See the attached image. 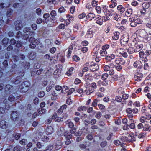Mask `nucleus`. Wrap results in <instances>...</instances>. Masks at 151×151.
Here are the masks:
<instances>
[{
    "label": "nucleus",
    "instance_id": "bb28decb",
    "mask_svg": "<svg viewBox=\"0 0 151 151\" xmlns=\"http://www.w3.org/2000/svg\"><path fill=\"white\" fill-rule=\"evenodd\" d=\"M9 101H8L7 99H5L4 101L3 102L5 104V108L7 107L8 108L9 107V106H10L9 105Z\"/></svg>",
    "mask_w": 151,
    "mask_h": 151
},
{
    "label": "nucleus",
    "instance_id": "58836bf2",
    "mask_svg": "<svg viewBox=\"0 0 151 151\" xmlns=\"http://www.w3.org/2000/svg\"><path fill=\"white\" fill-rule=\"evenodd\" d=\"M107 143V141H102L100 144V146L102 147H104L106 146Z\"/></svg>",
    "mask_w": 151,
    "mask_h": 151
},
{
    "label": "nucleus",
    "instance_id": "f03ea898",
    "mask_svg": "<svg viewBox=\"0 0 151 151\" xmlns=\"http://www.w3.org/2000/svg\"><path fill=\"white\" fill-rule=\"evenodd\" d=\"M26 23L22 21H17L15 23L16 29L19 30L21 29L24 26H25Z\"/></svg>",
    "mask_w": 151,
    "mask_h": 151
},
{
    "label": "nucleus",
    "instance_id": "aec40b11",
    "mask_svg": "<svg viewBox=\"0 0 151 151\" xmlns=\"http://www.w3.org/2000/svg\"><path fill=\"white\" fill-rule=\"evenodd\" d=\"M90 87L92 88H91V89H93V91H94L95 89H96L97 87L96 84V83L94 82H93L91 84Z\"/></svg>",
    "mask_w": 151,
    "mask_h": 151
},
{
    "label": "nucleus",
    "instance_id": "c03bdc74",
    "mask_svg": "<svg viewBox=\"0 0 151 151\" xmlns=\"http://www.w3.org/2000/svg\"><path fill=\"white\" fill-rule=\"evenodd\" d=\"M45 95L44 92L43 91H41L38 94V97L40 98L43 97Z\"/></svg>",
    "mask_w": 151,
    "mask_h": 151
},
{
    "label": "nucleus",
    "instance_id": "412c9836",
    "mask_svg": "<svg viewBox=\"0 0 151 151\" xmlns=\"http://www.w3.org/2000/svg\"><path fill=\"white\" fill-rule=\"evenodd\" d=\"M113 68V67H110L108 65H105L103 67L104 70L105 71H109L110 68Z\"/></svg>",
    "mask_w": 151,
    "mask_h": 151
},
{
    "label": "nucleus",
    "instance_id": "338daca9",
    "mask_svg": "<svg viewBox=\"0 0 151 151\" xmlns=\"http://www.w3.org/2000/svg\"><path fill=\"white\" fill-rule=\"evenodd\" d=\"M145 135L144 133H141L138 135V137L139 138H143L145 137Z\"/></svg>",
    "mask_w": 151,
    "mask_h": 151
},
{
    "label": "nucleus",
    "instance_id": "13d9d810",
    "mask_svg": "<svg viewBox=\"0 0 151 151\" xmlns=\"http://www.w3.org/2000/svg\"><path fill=\"white\" fill-rule=\"evenodd\" d=\"M63 121V119L62 118L58 117L57 116V118L55 119V122H60V121Z\"/></svg>",
    "mask_w": 151,
    "mask_h": 151
},
{
    "label": "nucleus",
    "instance_id": "2eb2a0df",
    "mask_svg": "<svg viewBox=\"0 0 151 151\" xmlns=\"http://www.w3.org/2000/svg\"><path fill=\"white\" fill-rule=\"evenodd\" d=\"M12 86L9 84L7 85L5 88V91L8 93H10V90L12 88Z\"/></svg>",
    "mask_w": 151,
    "mask_h": 151
},
{
    "label": "nucleus",
    "instance_id": "c85d7f7f",
    "mask_svg": "<svg viewBox=\"0 0 151 151\" xmlns=\"http://www.w3.org/2000/svg\"><path fill=\"white\" fill-rule=\"evenodd\" d=\"M87 109V108L85 106H81L79 107L78 109V110L81 111H85Z\"/></svg>",
    "mask_w": 151,
    "mask_h": 151
},
{
    "label": "nucleus",
    "instance_id": "79ce46f5",
    "mask_svg": "<svg viewBox=\"0 0 151 151\" xmlns=\"http://www.w3.org/2000/svg\"><path fill=\"white\" fill-rule=\"evenodd\" d=\"M15 98L12 95H10L8 98V100L9 101H12L14 100Z\"/></svg>",
    "mask_w": 151,
    "mask_h": 151
},
{
    "label": "nucleus",
    "instance_id": "49530a36",
    "mask_svg": "<svg viewBox=\"0 0 151 151\" xmlns=\"http://www.w3.org/2000/svg\"><path fill=\"white\" fill-rule=\"evenodd\" d=\"M100 54L102 56H104L107 53V52L105 50H101L100 52Z\"/></svg>",
    "mask_w": 151,
    "mask_h": 151
},
{
    "label": "nucleus",
    "instance_id": "ddd939ff",
    "mask_svg": "<svg viewBox=\"0 0 151 151\" xmlns=\"http://www.w3.org/2000/svg\"><path fill=\"white\" fill-rule=\"evenodd\" d=\"M95 17L94 14L91 13H89L86 16V17L87 19H89L90 20H92Z\"/></svg>",
    "mask_w": 151,
    "mask_h": 151
},
{
    "label": "nucleus",
    "instance_id": "052dcab7",
    "mask_svg": "<svg viewBox=\"0 0 151 151\" xmlns=\"http://www.w3.org/2000/svg\"><path fill=\"white\" fill-rule=\"evenodd\" d=\"M36 145L37 147L39 149L41 148L43 146V145L41 144L39 142H38Z\"/></svg>",
    "mask_w": 151,
    "mask_h": 151
},
{
    "label": "nucleus",
    "instance_id": "f257e3e1",
    "mask_svg": "<svg viewBox=\"0 0 151 151\" xmlns=\"http://www.w3.org/2000/svg\"><path fill=\"white\" fill-rule=\"evenodd\" d=\"M29 83L27 81L23 82L19 86V90L20 92L22 93L26 92L29 89Z\"/></svg>",
    "mask_w": 151,
    "mask_h": 151
},
{
    "label": "nucleus",
    "instance_id": "c756f323",
    "mask_svg": "<svg viewBox=\"0 0 151 151\" xmlns=\"http://www.w3.org/2000/svg\"><path fill=\"white\" fill-rule=\"evenodd\" d=\"M137 21L138 20H135V21H134V22H131L130 23V25L131 27H134L135 26H136L137 25V24H138Z\"/></svg>",
    "mask_w": 151,
    "mask_h": 151
},
{
    "label": "nucleus",
    "instance_id": "6ab92c4d",
    "mask_svg": "<svg viewBox=\"0 0 151 151\" xmlns=\"http://www.w3.org/2000/svg\"><path fill=\"white\" fill-rule=\"evenodd\" d=\"M136 49L134 50V52H138L141 50V49L143 47V45L142 44L138 45L136 46Z\"/></svg>",
    "mask_w": 151,
    "mask_h": 151
},
{
    "label": "nucleus",
    "instance_id": "7ed1b4c3",
    "mask_svg": "<svg viewBox=\"0 0 151 151\" xmlns=\"http://www.w3.org/2000/svg\"><path fill=\"white\" fill-rule=\"evenodd\" d=\"M19 112L13 111L11 114V118L14 121L18 120L19 119Z\"/></svg>",
    "mask_w": 151,
    "mask_h": 151
},
{
    "label": "nucleus",
    "instance_id": "f8f14e48",
    "mask_svg": "<svg viewBox=\"0 0 151 151\" xmlns=\"http://www.w3.org/2000/svg\"><path fill=\"white\" fill-rule=\"evenodd\" d=\"M53 131V128L52 127H47L46 129V132L47 134H50L52 133Z\"/></svg>",
    "mask_w": 151,
    "mask_h": 151
},
{
    "label": "nucleus",
    "instance_id": "4c0bfd02",
    "mask_svg": "<svg viewBox=\"0 0 151 151\" xmlns=\"http://www.w3.org/2000/svg\"><path fill=\"white\" fill-rule=\"evenodd\" d=\"M27 140L25 139H23L19 142V143L23 145H25L27 144Z\"/></svg>",
    "mask_w": 151,
    "mask_h": 151
},
{
    "label": "nucleus",
    "instance_id": "b1692460",
    "mask_svg": "<svg viewBox=\"0 0 151 151\" xmlns=\"http://www.w3.org/2000/svg\"><path fill=\"white\" fill-rule=\"evenodd\" d=\"M42 140L45 142H47L49 141V139L47 136H45L42 137Z\"/></svg>",
    "mask_w": 151,
    "mask_h": 151
},
{
    "label": "nucleus",
    "instance_id": "603ef678",
    "mask_svg": "<svg viewBox=\"0 0 151 151\" xmlns=\"http://www.w3.org/2000/svg\"><path fill=\"white\" fill-rule=\"evenodd\" d=\"M22 34V33L20 31L18 32L17 33V35L16 37L17 38H19L21 36Z\"/></svg>",
    "mask_w": 151,
    "mask_h": 151
},
{
    "label": "nucleus",
    "instance_id": "0eeeda50",
    "mask_svg": "<svg viewBox=\"0 0 151 151\" xmlns=\"http://www.w3.org/2000/svg\"><path fill=\"white\" fill-rule=\"evenodd\" d=\"M90 68L91 71L94 72L96 71L99 68V66L97 64H93L90 65Z\"/></svg>",
    "mask_w": 151,
    "mask_h": 151
},
{
    "label": "nucleus",
    "instance_id": "de8ad7c7",
    "mask_svg": "<svg viewBox=\"0 0 151 151\" xmlns=\"http://www.w3.org/2000/svg\"><path fill=\"white\" fill-rule=\"evenodd\" d=\"M43 69H40L37 70L36 72V74L37 75H39L43 73Z\"/></svg>",
    "mask_w": 151,
    "mask_h": 151
},
{
    "label": "nucleus",
    "instance_id": "5701e85b",
    "mask_svg": "<svg viewBox=\"0 0 151 151\" xmlns=\"http://www.w3.org/2000/svg\"><path fill=\"white\" fill-rule=\"evenodd\" d=\"M52 148L53 146L51 145H49L46 147V149L43 151H51Z\"/></svg>",
    "mask_w": 151,
    "mask_h": 151
},
{
    "label": "nucleus",
    "instance_id": "f704fd0d",
    "mask_svg": "<svg viewBox=\"0 0 151 151\" xmlns=\"http://www.w3.org/2000/svg\"><path fill=\"white\" fill-rule=\"evenodd\" d=\"M16 43V41L14 38H12L10 41V44L11 45H14Z\"/></svg>",
    "mask_w": 151,
    "mask_h": 151
},
{
    "label": "nucleus",
    "instance_id": "72a5a7b5",
    "mask_svg": "<svg viewBox=\"0 0 151 151\" xmlns=\"http://www.w3.org/2000/svg\"><path fill=\"white\" fill-rule=\"evenodd\" d=\"M142 6L145 8H144L145 9H147L150 6V4L149 3H144L142 4Z\"/></svg>",
    "mask_w": 151,
    "mask_h": 151
},
{
    "label": "nucleus",
    "instance_id": "423d86ee",
    "mask_svg": "<svg viewBox=\"0 0 151 151\" xmlns=\"http://www.w3.org/2000/svg\"><path fill=\"white\" fill-rule=\"evenodd\" d=\"M143 74L139 73H137L135 75V80L137 81H139L141 80V79L142 78Z\"/></svg>",
    "mask_w": 151,
    "mask_h": 151
},
{
    "label": "nucleus",
    "instance_id": "09e8293b",
    "mask_svg": "<svg viewBox=\"0 0 151 151\" xmlns=\"http://www.w3.org/2000/svg\"><path fill=\"white\" fill-rule=\"evenodd\" d=\"M123 89L122 88H118L117 90V92L118 93L120 94H122L124 93V91H123Z\"/></svg>",
    "mask_w": 151,
    "mask_h": 151
},
{
    "label": "nucleus",
    "instance_id": "39448f33",
    "mask_svg": "<svg viewBox=\"0 0 151 151\" xmlns=\"http://www.w3.org/2000/svg\"><path fill=\"white\" fill-rule=\"evenodd\" d=\"M21 77L20 76H19L12 79L11 80V81L13 83L17 84L21 81Z\"/></svg>",
    "mask_w": 151,
    "mask_h": 151
},
{
    "label": "nucleus",
    "instance_id": "69168bd1",
    "mask_svg": "<svg viewBox=\"0 0 151 151\" xmlns=\"http://www.w3.org/2000/svg\"><path fill=\"white\" fill-rule=\"evenodd\" d=\"M56 51V48L55 47H52L50 49V51L51 53H54Z\"/></svg>",
    "mask_w": 151,
    "mask_h": 151
},
{
    "label": "nucleus",
    "instance_id": "9d476101",
    "mask_svg": "<svg viewBox=\"0 0 151 151\" xmlns=\"http://www.w3.org/2000/svg\"><path fill=\"white\" fill-rule=\"evenodd\" d=\"M121 38V41L126 44L128 42L129 40V36L127 35H125L122 36Z\"/></svg>",
    "mask_w": 151,
    "mask_h": 151
},
{
    "label": "nucleus",
    "instance_id": "bf43d9fd",
    "mask_svg": "<svg viewBox=\"0 0 151 151\" xmlns=\"http://www.w3.org/2000/svg\"><path fill=\"white\" fill-rule=\"evenodd\" d=\"M86 16V14L85 13H83L78 16V18L80 19H82L84 18Z\"/></svg>",
    "mask_w": 151,
    "mask_h": 151
},
{
    "label": "nucleus",
    "instance_id": "680f3d73",
    "mask_svg": "<svg viewBox=\"0 0 151 151\" xmlns=\"http://www.w3.org/2000/svg\"><path fill=\"white\" fill-rule=\"evenodd\" d=\"M108 77V74L107 73H105L103 74L102 76V79H106Z\"/></svg>",
    "mask_w": 151,
    "mask_h": 151
},
{
    "label": "nucleus",
    "instance_id": "393cba45",
    "mask_svg": "<svg viewBox=\"0 0 151 151\" xmlns=\"http://www.w3.org/2000/svg\"><path fill=\"white\" fill-rule=\"evenodd\" d=\"M28 34H26L25 35V36L27 38H28L29 35L32 36L33 34L34 33V32L32 31H29L28 32Z\"/></svg>",
    "mask_w": 151,
    "mask_h": 151
},
{
    "label": "nucleus",
    "instance_id": "1a4fd4ad",
    "mask_svg": "<svg viewBox=\"0 0 151 151\" xmlns=\"http://www.w3.org/2000/svg\"><path fill=\"white\" fill-rule=\"evenodd\" d=\"M7 122L5 121H2L0 122V127L3 129H6L7 127Z\"/></svg>",
    "mask_w": 151,
    "mask_h": 151
},
{
    "label": "nucleus",
    "instance_id": "a19ab883",
    "mask_svg": "<svg viewBox=\"0 0 151 151\" xmlns=\"http://www.w3.org/2000/svg\"><path fill=\"white\" fill-rule=\"evenodd\" d=\"M19 58V57L15 55H13L12 57V59L15 62L17 61L18 60Z\"/></svg>",
    "mask_w": 151,
    "mask_h": 151
},
{
    "label": "nucleus",
    "instance_id": "a878e982",
    "mask_svg": "<svg viewBox=\"0 0 151 151\" xmlns=\"http://www.w3.org/2000/svg\"><path fill=\"white\" fill-rule=\"evenodd\" d=\"M13 13V10L11 9H9L7 12V15L8 17H9Z\"/></svg>",
    "mask_w": 151,
    "mask_h": 151
},
{
    "label": "nucleus",
    "instance_id": "4be33fe9",
    "mask_svg": "<svg viewBox=\"0 0 151 151\" xmlns=\"http://www.w3.org/2000/svg\"><path fill=\"white\" fill-rule=\"evenodd\" d=\"M13 136L14 137L16 140H18L21 136V134L19 133H17L16 134H13Z\"/></svg>",
    "mask_w": 151,
    "mask_h": 151
},
{
    "label": "nucleus",
    "instance_id": "6e6552de",
    "mask_svg": "<svg viewBox=\"0 0 151 151\" xmlns=\"http://www.w3.org/2000/svg\"><path fill=\"white\" fill-rule=\"evenodd\" d=\"M134 66L136 68H140L142 66V64L140 61H138L134 63Z\"/></svg>",
    "mask_w": 151,
    "mask_h": 151
},
{
    "label": "nucleus",
    "instance_id": "8fccbe9b",
    "mask_svg": "<svg viewBox=\"0 0 151 151\" xmlns=\"http://www.w3.org/2000/svg\"><path fill=\"white\" fill-rule=\"evenodd\" d=\"M97 99H94L92 103V106L94 107H96L97 105Z\"/></svg>",
    "mask_w": 151,
    "mask_h": 151
},
{
    "label": "nucleus",
    "instance_id": "e433bc0d",
    "mask_svg": "<svg viewBox=\"0 0 151 151\" xmlns=\"http://www.w3.org/2000/svg\"><path fill=\"white\" fill-rule=\"evenodd\" d=\"M21 147L17 145L14 147L13 149V151H20Z\"/></svg>",
    "mask_w": 151,
    "mask_h": 151
},
{
    "label": "nucleus",
    "instance_id": "dca6fc26",
    "mask_svg": "<svg viewBox=\"0 0 151 151\" xmlns=\"http://www.w3.org/2000/svg\"><path fill=\"white\" fill-rule=\"evenodd\" d=\"M116 63L119 62V64L121 65H124L125 63V61L121 58H119L118 60H116Z\"/></svg>",
    "mask_w": 151,
    "mask_h": 151
},
{
    "label": "nucleus",
    "instance_id": "6e6d98bb",
    "mask_svg": "<svg viewBox=\"0 0 151 151\" xmlns=\"http://www.w3.org/2000/svg\"><path fill=\"white\" fill-rule=\"evenodd\" d=\"M115 100L117 102H121L122 100V99L120 96H117L116 97Z\"/></svg>",
    "mask_w": 151,
    "mask_h": 151
},
{
    "label": "nucleus",
    "instance_id": "5fc2aeb1",
    "mask_svg": "<svg viewBox=\"0 0 151 151\" xmlns=\"http://www.w3.org/2000/svg\"><path fill=\"white\" fill-rule=\"evenodd\" d=\"M41 10L39 8L37 9L36 10V13L38 15H40L41 14Z\"/></svg>",
    "mask_w": 151,
    "mask_h": 151
},
{
    "label": "nucleus",
    "instance_id": "9b49d317",
    "mask_svg": "<svg viewBox=\"0 0 151 151\" xmlns=\"http://www.w3.org/2000/svg\"><path fill=\"white\" fill-rule=\"evenodd\" d=\"M9 41V39L7 38H4L2 41V44L3 45L6 46L8 45Z\"/></svg>",
    "mask_w": 151,
    "mask_h": 151
},
{
    "label": "nucleus",
    "instance_id": "cd10ccee",
    "mask_svg": "<svg viewBox=\"0 0 151 151\" xmlns=\"http://www.w3.org/2000/svg\"><path fill=\"white\" fill-rule=\"evenodd\" d=\"M22 45V42L18 40L16 42V46L18 48L20 47Z\"/></svg>",
    "mask_w": 151,
    "mask_h": 151
},
{
    "label": "nucleus",
    "instance_id": "3c124183",
    "mask_svg": "<svg viewBox=\"0 0 151 151\" xmlns=\"http://www.w3.org/2000/svg\"><path fill=\"white\" fill-rule=\"evenodd\" d=\"M50 14L51 17H53L56 16L57 14L56 11L53 10L51 12Z\"/></svg>",
    "mask_w": 151,
    "mask_h": 151
},
{
    "label": "nucleus",
    "instance_id": "473e14b6",
    "mask_svg": "<svg viewBox=\"0 0 151 151\" xmlns=\"http://www.w3.org/2000/svg\"><path fill=\"white\" fill-rule=\"evenodd\" d=\"M120 139L121 141L123 142H128L129 139L126 136H122L121 138Z\"/></svg>",
    "mask_w": 151,
    "mask_h": 151
},
{
    "label": "nucleus",
    "instance_id": "37998d69",
    "mask_svg": "<svg viewBox=\"0 0 151 151\" xmlns=\"http://www.w3.org/2000/svg\"><path fill=\"white\" fill-rule=\"evenodd\" d=\"M79 147L81 150H83L87 147L86 145L84 144H81L79 145Z\"/></svg>",
    "mask_w": 151,
    "mask_h": 151
},
{
    "label": "nucleus",
    "instance_id": "4468645a",
    "mask_svg": "<svg viewBox=\"0 0 151 151\" xmlns=\"http://www.w3.org/2000/svg\"><path fill=\"white\" fill-rule=\"evenodd\" d=\"M132 13V9L130 8H128L126 12V14L127 16H130Z\"/></svg>",
    "mask_w": 151,
    "mask_h": 151
},
{
    "label": "nucleus",
    "instance_id": "c9c22d12",
    "mask_svg": "<svg viewBox=\"0 0 151 151\" xmlns=\"http://www.w3.org/2000/svg\"><path fill=\"white\" fill-rule=\"evenodd\" d=\"M101 113L100 112H97L95 115V117L97 119H99L101 118Z\"/></svg>",
    "mask_w": 151,
    "mask_h": 151
},
{
    "label": "nucleus",
    "instance_id": "864d4df0",
    "mask_svg": "<svg viewBox=\"0 0 151 151\" xmlns=\"http://www.w3.org/2000/svg\"><path fill=\"white\" fill-rule=\"evenodd\" d=\"M104 122L101 120V119L100 120L99 122V125L101 127H103L105 125Z\"/></svg>",
    "mask_w": 151,
    "mask_h": 151
},
{
    "label": "nucleus",
    "instance_id": "774afa93",
    "mask_svg": "<svg viewBox=\"0 0 151 151\" xmlns=\"http://www.w3.org/2000/svg\"><path fill=\"white\" fill-rule=\"evenodd\" d=\"M55 89L57 91H60L62 89V87L61 86H55Z\"/></svg>",
    "mask_w": 151,
    "mask_h": 151
},
{
    "label": "nucleus",
    "instance_id": "ea45409f",
    "mask_svg": "<svg viewBox=\"0 0 151 151\" xmlns=\"http://www.w3.org/2000/svg\"><path fill=\"white\" fill-rule=\"evenodd\" d=\"M91 88H90L88 90H86L85 91L86 92V93L87 95H90L93 92V89H91Z\"/></svg>",
    "mask_w": 151,
    "mask_h": 151
},
{
    "label": "nucleus",
    "instance_id": "a211bd4d",
    "mask_svg": "<svg viewBox=\"0 0 151 151\" xmlns=\"http://www.w3.org/2000/svg\"><path fill=\"white\" fill-rule=\"evenodd\" d=\"M117 9L120 11L121 13H123L125 11V8L121 5L118 6Z\"/></svg>",
    "mask_w": 151,
    "mask_h": 151
},
{
    "label": "nucleus",
    "instance_id": "e2e57ef3",
    "mask_svg": "<svg viewBox=\"0 0 151 151\" xmlns=\"http://www.w3.org/2000/svg\"><path fill=\"white\" fill-rule=\"evenodd\" d=\"M96 119H93L91 120L90 123L91 125H93L96 124Z\"/></svg>",
    "mask_w": 151,
    "mask_h": 151
},
{
    "label": "nucleus",
    "instance_id": "2f4dec72",
    "mask_svg": "<svg viewBox=\"0 0 151 151\" xmlns=\"http://www.w3.org/2000/svg\"><path fill=\"white\" fill-rule=\"evenodd\" d=\"M134 50L132 47H130L127 50V52L129 54H132L134 52Z\"/></svg>",
    "mask_w": 151,
    "mask_h": 151
},
{
    "label": "nucleus",
    "instance_id": "f3484780",
    "mask_svg": "<svg viewBox=\"0 0 151 151\" xmlns=\"http://www.w3.org/2000/svg\"><path fill=\"white\" fill-rule=\"evenodd\" d=\"M114 36H113V38L114 40H117L119 37V33L118 32H114Z\"/></svg>",
    "mask_w": 151,
    "mask_h": 151
},
{
    "label": "nucleus",
    "instance_id": "20e7f679",
    "mask_svg": "<svg viewBox=\"0 0 151 151\" xmlns=\"http://www.w3.org/2000/svg\"><path fill=\"white\" fill-rule=\"evenodd\" d=\"M105 14L106 16L110 17H112L113 15H116V13L111 8L106 9L105 12Z\"/></svg>",
    "mask_w": 151,
    "mask_h": 151
},
{
    "label": "nucleus",
    "instance_id": "4d7b16f0",
    "mask_svg": "<svg viewBox=\"0 0 151 151\" xmlns=\"http://www.w3.org/2000/svg\"><path fill=\"white\" fill-rule=\"evenodd\" d=\"M65 11V9L63 7H61L58 9V12L60 13L63 12Z\"/></svg>",
    "mask_w": 151,
    "mask_h": 151
},
{
    "label": "nucleus",
    "instance_id": "a18cd8bd",
    "mask_svg": "<svg viewBox=\"0 0 151 151\" xmlns=\"http://www.w3.org/2000/svg\"><path fill=\"white\" fill-rule=\"evenodd\" d=\"M31 29L30 27H26L24 28L23 29V32L25 33H28L30 30Z\"/></svg>",
    "mask_w": 151,
    "mask_h": 151
},
{
    "label": "nucleus",
    "instance_id": "7c9ffc66",
    "mask_svg": "<svg viewBox=\"0 0 151 151\" xmlns=\"http://www.w3.org/2000/svg\"><path fill=\"white\" fill-rule=\"evenodd\" d=\"M129 137L131 138V139H129V142H132L135 141H136V139L134 136H132L131 135H129Z\"/></svg>",
    "mask_w": 151,
    "mask_h": 151
},
{
    "label": "nucleus",
    "instance_id": "0e129e2a",
    "mask_svg": "<svg viewBox=\"0 0 151 151\" xmlns=\"http://www.w3.org/2000/svg\"><path fill=\"white\" fill-rule=\"evenodd\" d=\"M31 27L32 29L35 30L37 28V25L36 24H33L31 25Z\"/></svg>",
    "mask_w": 151,
    "mask_h": 151
}]
</instances>
